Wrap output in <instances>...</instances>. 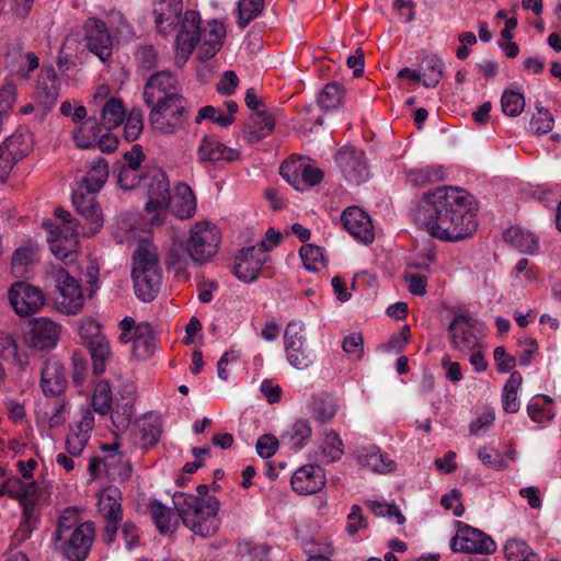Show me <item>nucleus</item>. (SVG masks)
Here are the masks:
<instances>
[{"label":"nucleus","mask_w":561,"mask_h":561,"mask_svg":"<svg viewBox=\"0 0 561 561\" xmlns=\"http://www.w3.org/2000/svg\"><path fill=\"white\" fill-rule=\"evenodd\" d=\"M197 154L203 162L237 161L240 159L239 150L227 147L217 139L209 137L203 138Z\"/></svg>","instance_id":"7c9ffc66"},{"label":"nucleus","mask_w":561,"mask_h":561,"mask_svg":"<svg viewBox=\"0 0 561 561\" xmlns=\"http://www.w3.org/2000/svg\"><path fill=\"white\" fill-rule=\"evenodd\" d=\"M131 278L135 295L145 302L152 301L158 295L162 282L157 248L142 244L133 256Z\"/></svg>","instance_id":"20e7f679"},{"label":"nucleus","mask_w":561,"mask_h":561,"mask_svg":"<svg viewBox=\"0 0 561 561\" xmlns=\"http://www.w3.org/2000/svg\"><path fill=\"white\" fill-rule=\"evenodd\" d=\"M108 173L110 169L105 159L94 161L85 176L80 181V190H84L89 194H96L105 184Z\"/></svg>","instance_id":"c9c22d12"},{"label":"nucleus","mask_w":561,"mask_h":561,"mask_svg":"<svg viewBox=\"0 0 561 561\" xmlns=\"http://www.w3.org/2000/svg\"><path fill=\"white\" fill-rule=\"evenodd\" d=\"M55 215L59 219V224L46 225L47 242L55 257L69 264L77 257L78 224L73 221L68 211L61 208H57Z\"/></svg>","instance_id":"0eeeda50"},{"label":"nucleus","mask_w":561,"mask_h":561,"mask_svg":"<svg viewBox=\"0 0 561 561\" xmlns=\"http://www.w3.org/2000/svg\"><path fill=\"white\" fill-rule=\"evenodd\" d=\"M268 255L256 245L241 249L234 257L233 274L244 283L256 279Z\"/></svg>","instance_id":"4be33fe9"},{"label":"nucleus","mask_w":561,"mask_h":561,"mask_svg":"<svg viewBox=\"0 0 561 561\" xmlns=\"http://www.w3.org/2000/svg\"><path fill=\"white\" fill-rule=\"evenodd\" d=\"M98 506L105 522L106 541L112 543L123 518L119 490L114 486L103 489L99 496Z\"/></svg>","instance_id":"f3484780"},{"label":"nucleus","mask_w":561,"mask_h":561,"mask_svg":"<svg viewBox=\"0 0 561 561\" xmlns=\"http://www.w3.org/2000/svg\"><path fill=\"white\" fill-rule=\"evenodd\" d=\"M504 240L520 253L535 254L539 250L538 237L522 227L513 226L504 232Z\"/></svg>","instance_id":"72a5a7b5"},{"label":"nucleus","mask_w":561,"mask_h":561,"mask_svg":"<svg viewBox=\"0 0 561 561\" xmlns=\"http://www.w3.org/2000/svg\"><path fill=\"white\" fill-rule=\"evenodd\" d=\"M84 35H123L128 32V24L121 11L110 10L104 19L89 18L83 24Z\"/></svg>","instance_id":"b1692460"},{"label":"nucleus","mask_w":561,"mask_h":561,"mask_svg":"<svg viewBox=\"0 0 561 561\" xmlns=\"http://www.w3.org/2000/svg\"><path fill=\"white\" fill-rule=\"evenodd\" d=\"M176 78L168 70L153 73L147 81L144 98L147 105L163 101L171 95H181L178 90Z\"/></svg>","instance_id":"a878e982"},{"label":"nucleus","mask_w":561,"mask_h":561,"mask_svg":"<svg viewBox=\"0 0 561 561\" xmlns=\"http://www.w3.org/2000/svg\"><path fill=\"white\" fill-rule=\"evenodd\" d=\"M264 9V0H239L237 5V23L244 28L256 19Z\"/></svg>","instance_id":"09e8293b"},{"label":"nucleus","mask_w":561,"mask_h":561,"mask_svg":"<svg viewBox=\"0 0 561 561\" xmlns=\"http://www.w3.org/2000/svg\"><path fill=\"white\" fill-rule=\"evenodd\" d=\"M152 13L160 35H201V14L196 10L183 13L182 0H154Z\"/></svg>","instance_id":"39448f33"},{"label":"nucleus","mask_w":561,"mask_h":561,"mask_svg":"<svg viewBox=\"0 0 561 561\" xmlns=\"http://www.w3.org/2000/svg\"><path fill=\"white\" fill-rule=\"evenodd\" d=\"M503 550L507 561H538L537 554L530 546L522 539H508Z\"/></svg>","instance_id":"a18cd8bd"},{"label":"nucleus","mask_w":561,"mask_h":561,"mask_svg":"<svg viewBox=\"0 0 561 561\" xmlns=\"http://www.w3.org/2000/svg\"><path fill=\"white\" fill-rule=\"evenodd\" d=\"M121 334L118 340L123 344L133 343V355L138 359L150 357L154 351V336L151 325L148 322L136 321L125 317L119 321Z\"/></svg>","instance_id":"f8f14e48"},{"label":"nucleus","mask_w":561,"mask_h":561,"mask_svg":"<svg viewBox=\"0 0 561 561\" xmlns=\"http://www.w3.org/2000/svg\"><path fill=\"white\" fill-rule=\"evenodd\" d=\"M283 342L285 356L290 366L302 370L313 364L316 354L308 345L306 325L302 321L291 320L286 324Z\"/></svg>","instance_id":"9d476101"},{"label":"nucleus","mask_w":561,"mask_h":561,"mask_svg":"<svg viewBox=\"0 0 561 561\" xmlns=\"http://www.w3.org/2000/svg\"><path fill=\"white\" fill-rule=\"evenodd\" d=\"M201 37H175L174 42V62L176 67L182 68L188 60L192 51L198 44Z\"/></svg>","instance_id":"680f3d73"},{"label":"nucleus","mask_w":561,"mask_h":561,"mask_svg":"<svg viewBox=\"0 0 561 561\" xmlns=\"http://www.w3.org/2000/svg\"><path fill=\"white\" fill-rule=\"evenodd\" d=\"M335 161L346 181L360 184L369 179L365 152L355 147H342L335 154Z\"/></svg>","instance_id":"a211bd4d"},{"label":"nucleus","mask_w":561,"mask_h":561,"mask_svg":"<svg viewBox=\"0 0 561 561\" xmlns=\"http://www.w3.org/2000/svg\"><path fill=\"white\" fill-rule=\"evenodd\" d=\"M72 204L85 221L82 233L89 237L95 234L103 226V216L94 194H89L79 187L72 193Z\"/></svg>","instance_id":"aec40b11"},{"label":"nucleus","mask_w":561,"mask_h":561,"mask_svg":"<svg viewBox=\"0 0 561 561\" xmlns=\"http://www.w3.org/2000/svg\"><path fill=\"white\" fill-rule=\"evenodd\" d=\"M308 164L309 159L290 158L280 164L279 173L296 190L304 191Z\"/></svg>","instance_id":"f704fd0d"},{"label":"nucleus","mask_w":561,"mask_h":561,"mask_svg":"<svg viewBox=\"0 0 561 561\" xmlns=\"http://www.w3.org/2000/svg\"><path fill=\"white\" fill-rule=\"evenodd\" d=\"M61 333V325L49 318L39 317L28 322L23 330L24 344L36 351L56 347Z\"/></svg>","instance_id":"ddd939ff"},{"label":"nucleus","mask_w":561,"mask_h":561,"mask_svg":"<svg viewBox=\"0 0 561 561\" xmlns=\"http://www.w3.org/2000/svg\"><path fill=\"white\" fill-rule=\"evenodd\" d=\"M523 377L520 373L513 371L506 380L502 390V407L506 413H516L519 410L518 390L522 387Z\"/></svg>","instance_id":"a19ab883"},{"label":"nucleus","mask_w":561,"mask_h":561,"mask_svg":"<svg viewBox=\"0 0 561 561\" xmlns=\"http://www.w3.org/2000/svg\"><path fill=\"white\" fill-rule=\"evenodd\" d=\"M502 110L505 115L518 116L525 107L523 93L514 90H505L501 99Z\"/></svg>","instance_id":"bf43d9fd"},{"label":"nucleus","mask_w":561,"mask_h":561,"mask_svg":"<svg viewBox=\"0 0 561 561\" xmlns=\"http://www.w3.org/2000/svg\"><path fill=\"white\" fill-rule=\"evenodd\" d=\"M137 426V442L142 448L151 447L159 442L162 433V422L158 414L153 412L145 414L138 420Z\"/></svg>","instance_id":"473e14b6"},{"label":"nucleus","mask_w":561,"mask_h":561,"mask_svg":"<svg viewBox=\"0 0 561 561\" xmlns=\"http://www.w3.org/2000/svg\"><path fill=\"white\" fill-rule=\"evenodd\" d=\"M85 47L101 61H106L112 56V37H84Z\"/></svg>","instance_id":"e2e57ef3"},{"label":"nucleus","mask_w":561,"mask_h":561,"mask_svg":"<svg viewBox=\"0 0 561 561\" xmlns=\"http://www.w3.org/2000/svg\"><path fill=\"white\" fill-rule=\"evenodd\" d=\"M93 360V371L101 375L105 370L106 362L111 358L110 342L104 337L88 345Z\"/></svg>","instance_id":"864d4df0"},{"label":"nucleus","mask_w":561,"mask_h":561,"mask_svg":"<svg viewBox=\"0 0 561 561\" xmlns=\"http://www.w3.org/2000/svg\"><path fill=\"white\" fill-rule=\"evenodd\" d=\"M149 106V122L154 131L172 135L183 128L187 107L182 95H171L163 101L152 102Z\"/></svg>","instance_id":"6e6552de"},{"label":"nucleus","mask_w":561,"mask_h":561,"mask_svg":"<svg viewBox=\"0 0 561 561\" xmlns=\"http://www.w3.org/2000/svg\"><path fill=\"white\" fill-rule=\"evenodd\" d=\"M367 505L376 516L388 517L389 519L396 520L399 525H402L405 522L404 516L396 504L379 501H367Z\"/></svg>","instance_id":"0e129e2a"},{"label":"nucleus","mask_w":561,"mask_h":561,"mask_svg":"<svg viewBox=\"0 0 561 561\" xmlns=\"http://www.w3.org/2000/svg\"><path fill=\"white\" fill-rule=\"evenodd\" d=\"M445 179V170L439 164H430L408 171L407 180L414 186H424L440 182Z\"/></svg>","instance_id":"58836bf2"},{"label":"nucleus","mask_w":561,"mask_h":561,"mask_svg":"<svg viewBox=\"0 0 561 561\" xmlns=\"http://www.w3.org/2000/svg\"><path fill=\"white\" fill-rule=\"evenodd\" d=\"M453 551L492 554L496 551L495 541L482 530L461 524L450 541Z\"/></svg>","instance_id":"2eb2a0df"},{"label":"nucleus","mask_w":561,"mask_h":561,"mask_svg":"<svg viewBox=\"0 0 561 561\" xmlns=\"http://www.w3.org/2000/svg\"><path fill=\"white\" fill-rule=\"evenodd\" d=\"M37 462L34 459L18 463L21 478H10L0 484V496L16 499L23 508V515L27 524L32 523L37 501V488L32 479L33 470Z\"/></svg>","instance_id":"423d86ee"},{"label":"nucleus","mask_w":561,"mask_h":561,"mask_svg":"<svg viewBox=\"0 0 561 561\" xmlns=\"http://www.w3.org/2000/svg\"><path fill=\"white\" fill-rule=\"evenodd\" d=\"M344 91L337 82H329L318 95V104L325 111L335 110L342 104Z\"/></svg>","instance_id":"5fc2aeb1"},{"label":"nucleus","mask_w":561,"mask_h":561,"mask_svg":"<svg viewBox=\"0 0 561 561\" xmlns=\"http://www.w3.org/2000/svg\"><path fill=\"white\" fill-rule=\"evenodd\" d=\"M101 450L105 454L104 458H107L108 461L115 462V467L121 465V468L117 471V476L121 479H127L130 476L131 468L125 460L124 455L121 453L119 445L117 443L104 444L101 446Z\"/></svg>","instance_id":"052dcab7"},{"label":"nucleus","mask_w":561,"mask_h":561,"mask_svg":"<svg viewBox=\"0 0 561 561\" xmlns=\"http://www.w3.org/2000/svg\"><path fill=\"white\" fill-rule=\"evenodd\" d=\"M339 410L337 399L333 396H321L317 398L312 407L313 417L322 423L330 422Z\"/></svg>","instance_id":"8fccbe9b"},{"label":"nucleus","mask_w":561,"mask_h":561,"mask_svg":"<svg viewBox=\"0 0 561 561\" xmlns=\"http://www.w3.org/2000/svg\"><path fill=\"white\" fill-rule=\"evenodd\" d=\"M173 504L184 525L195 535L210 537L219 527V501L215 496L201 497L194 494L176 493Z\"/></svg>","instance_id":"f03ea898"},{"label":"nucleus","mask_w":561,"mask_h":561,"mask_svg":"<svg viewBox=\"0 0 561 561\" xmlns=\"http://www.w3.org/2000/svg\"><path fill=\"white\" fill-rule=\"evenodd\" d=\"M219 243L220 231L217 226L203 220L191 227L185 249L194 263L203 265L217 254Z\"/></svg>","instance_id":"1a4fd4ad"},{"label":"nucleus","mask_w":561,"mask_h":561,"mask_svg":"<svg viewBox=\"0 0 561 561\" xmlns=\"http://www.w3.org/2000/svg\"><path fill=\"white\" fill-rule=\"evenodd\" d=\"M553 123H554V119H553L552 115L550 114V112L545 108H539L536 112V114H534V116L529 123V126L534 133H536L538 135H543V134H548L549 131H551V129L553 127Z\"/></svg>","instance_id":"774afa93"},{"label":"nucleus","mask_w":561,"mask_h":561,"mask_svg":"<svg viewBox=\"0 0 561 561\" xmlns=\"http://www.w3.org/2000/svg\"><path fill=\"white\" fill-rule=\"evenodd\" d=\"M419 68L424 87L435 88L443 77L445 65L436 54H426L422 58Z\"/></svg>","instance_id":"4c0bfd02"},{"label":"nucleus","mask_w":561,"mask_h":561,"mask_svg":"<svg viewBox=\"0 0 561 561\" xmlns=\"http://www.w3.org/2000/svg\"><path fill=\"white\" fill-rule=\"evenodd\" d=\"M78 333L88 345L104 337L101 333L100 323L92 318H83L80 320Z\"/></svg>","instance_id":"338daca9"},{"label":"nucleus","mask_w":561,"mask_h":561,"mask_svg":"<svg viewBox=\"0 0 561 561\" xmlns=\"http://www.w3.org/2000/svg\"><path fill=\"white\" fill-rule=\"evenodd\" d=\"M67 414V403L62 400H56L47 404L45 412L38 419L41 422H46L47 426L53 430L65 423Z\"/></svg>","instance_id":"3c124183"},{"label":"nucleus","mask_w":561,"mask_h":561,"mask_svg":"<svg viewBox=\"0 0 561 561\" xmlns=\"http://www.w3.org/2000/svg\"><path fill=\"white\" fill-rule=\"evenodd\" d=\"M479 322L468 316H457L449 324L450 342L461 353H470L480 347L481 340L477 334Z\"/></svg>","instance_id":"6ab92c4d"},{"label":"nucleus","mask_w":561,"mask_h":561,"mask_svg":"<svg viewBox=\"0 0 561 561\" xmlns=\"http://www.w3.org/2000/svg\"><path fill=\"white\" fill-rule=\"evenodd\" d=\"M93 538V524L79 523L77 511L67 508L59 516L55 540L60 543V550L69 561H83L90 551Z\"/></svg>","instance_id":"7ed1b4c3"},{"label":"nucleus","mask_w":561,"mask_h":561,"mask_svg":"<svg viewBox=\"0 0 561 561\" xmlns=\"http://www.w3.org/2000/svg\"><path fill=\"white\" fill-rule=\"evenodd\" d=\"M102 124L107 130H112L124 123L126 108L122 100L117 98L105 99L101 111Z\"/></svg>","instance_id":"79ce46f5"},{"label":"nucleus","mask_w":561,"mask_h":561,"mask_svg":"<svg viewBox=\"0 0 561 561\" xmlns=\"http://www.w3.org/2000/svg\"><path fill=\"white\" fill-rule=\"evenodd\" d=\"M357 459L362 467L376 473L386 474L396 469V461L376 445L360 447L357 450Z\"/></svg>","instance_id":"c756f323"},{"label":"nucleus","mask_w":561,"mask_h":561,"mask_svg":"<svg viewBox=\"0 0 561 561\" xmlns=\"http://www.w3.org/2000/svg\"><path fill=\"white\" fill-rule=\"evenodd\" d=\"M299 255L306 270L318 272L324 267L322 249L313 244H305L299 250Z\"/></svg>","instance_id":"4d7b16f0"},{"label":"nucleus","mask_w":561,"mask_h":561,"mask_svg":"<svg viewBox=\"0 0 561 561\" xmlns=\"http://www.w3.org/2000/svg\"><path fill=\"white\" fill-rule=\"evenodd\" d=\"M471 195L443 186L425 194L415 207V222L438 240L454 242L470 237L478 227Z\"/></svg>","instance_id":"f257e3e1"},{"label":"nucleus","mask_w":561,"mask_h":561,"mask_svg":"<svg viewBox=\"0 0 561 561\" xmlns=\"http://www.w3.org/2000/svg\"><path fill=\"white\" fill-rule=\"evenodd\" d=\"M321 453L327 462L339 460L342 457L344 453L343 442L337 433L329 432L325 434L321 444Z\"/></svg>","instance_id":"6e6d98bb"},{"label":"nucleus","mask_w":561,"mask_h":561,"mask_svg":"<svg viewBox=\"0 0 561 561\" xmlns=\"http://www.w3.org/2000/svg\"><path fill=\"white\" fill-rule=\"evenodd\" d=\"M312 430L309 421L298 420L296 421L289 431H287L284 439L294 451L300 450L306 443L310 439Z\"/></svg>","instance_id":"de8ad7c7"},{"label":"nucleus","mask_w":561,"mask_h":561,"mask_svg":"<svg viewBox=\"0 0 561 561\" xmlns=\"http://www.w3.org/2000/svg\"><path fill=\"white\" fill-rule=\"evenodd\" d=\"M290 484L298 494H314L325 485V474L319 466L305 465L294 472Z\"/></svg>","instance_id":"393cba45"},{"label":"nucleus","mask_w":561,"mask_h":561,"mask_svg":"<svg viewBox=\"0 0 561 561\" xmlns=\"http://www.w3.org/2000/svg\"><path fill=\"white\" fill-rule=\"evenodd\" d=\"M527 412L529 417L539 424L548 423L556 414L553 401L547 396L534 397L527 405Z\"/></svg>","instance_id":"c03bdc74"},{"label":"nucleus","mask_w":561,"mask_h":561,"mask_svg":"<svg viewBox=\"0 0 561 561\" xmlns=\"http://www.w3.org/2000/svg\"><path fill=\"white\" fill-rule=\"evenodd\" d=\"M139 187L145 190L148 195L146 204L147 211L164 209L170 199V183L167 173L158 167L147 170L139 181Z\"/></svg>","instance_id":"4468645a"},{"label":"nucleus","mask_w":561,"mask_h":561,"mask_svg":"<svg viewBox=\"0 0 561 561\" xmlns=\"http://www.w3.org/2000/svg\"><path fill=\"white\" fill-rule=\"evenodd\" d=\"M149 513L157 528L162 535L172 534L178 525V518L173 511L154 500L148 506Z\"/></svg>","instance_id":"ea45409f"},{"label":"nucleus","mask_w":561,"mask_h":561,"mask_svg":"<svg viewBox=\"0 0 561 561\" xmlns=\"http://www.w3.org/2000/svg\"><path fill=\"white\" fill-rule=\"evenodd\" d=\"M30 146L23 135L13 134L0 145V181H4L14 164L28 151Z\"/></svg>","instance_id":"bb28decb"},{"label":"nucleus","mask_w":561,"mask_h":561,"mask_svg":"<svg viewBox=\"0 0 561 561\" xmlns=\"http://www.w3.org/2000/svg\"><path fill=\"white\" fill-rule=\"evenodd\" d=\"M35 99L45 108H51L60 95V82L51 66L41 69L35 85Z\"/></svg>","instance_id":"cd10ccee"},{"label":"nucleus","mask_w":561,"mask_h":561,"mask_svg":"<svg viewBox=\"0 0 561 561\" xmlns=\"http://www.w3.org/2000/svg\"><path fill=\"white\" fill-rule=\"evenodd\" d=\"M94 427L93 412L88 408H81L80 417L70 426L66 436V451L72 456H81L91 437Z\"/></svg>","instance_id":"412c9836"},{"label":"nucleus","mask_w":561,"mask_h":561,"mask_svg":"<svg viewBox=\"0 0 561 561\" xmlns=\"http://www.w3.org/2000/svg\"><path fill=\"white\" fill-rule=\"evenodd\" d=\"M203 119H209L220 127H228L234 122V117L226 114L224 108L211 105L199 108L195 122L199 124Z\"/></svg>","instance_id":"13d9d810"},{"label":"nucleus","mask_w":561,"mask_h":561,"mask_svg":"<svg viewBox=\"0 0 561 561\" xmlns=\"http://www.w3.org/2000/svg\"><path fill=\"white\" fill-rule=\"evenodd\" d=\"M91 403L93 410L101 415L112 412V390L107 381H99L94 388Z\"/></svg>","instance_id":"603ef678"},{"label":"nucleus","mask_w":561,"mask_h":561,"mask_svg":"<svg viewBox=\"0 0 561 561\" xmlns=\"http://www.w3.org/2000/svg\"><path fill=\"white\" fill-rule=\"evenodd\" d=\"M124 136L126 140L134 141L141 134L144 124L142 115L139 110H133L124 119Z\"/></svg>","instance_id":"69168bd1"},{"label":"nucleus","mask_w":561,"mask_h":561,"mask_svg":"<svg viewBox=\"0 0 561 561\" xmlns=\"http://www.w3.org/2000/svg\"><path fill=\"white\" fill-rule=\"evenodd\" d=\"M36 260L33 247L18 248L11 259V272L14 277H24Z\"/></svg>","instance_id":"49530a36"},{"label":"nucleus","mask_w":561,"mask_h":561,"mask_svg":"<svg viewBox=\"0 0 561 561\" xmlns=\"http://www.w3.org/2000/svg\"><path fill=\"white\" fill-rule=\"evenodd\" d=\"M275 126V119L271 113L265 111H255L250 117L247 126V136L251 141H259L272 134Z\"/></svg>","instance_id":"e433bc0d"},{"label":"nucleus","mask_w":561,"mask_h":561,"mask_svg":"<svg viewBox=\"0 0 561 561\" xmlns=\"http://www.w3.org/2000/svg\"><path fill=\"white\" fill-rule=\"evenodd\" d=\"M9 300L19 317H30L45 305V296L39 287L25 282H15L9 289Z\"/></svg>","instance_id":"dca6fc26"},{"label":"nucleus","mask_w":561,"mask_h":561,"mask_svg":"<svg viewBox=\"0 0 561 561\" xmlns=\"http://www.w3.org/2000/svg\"><path fill=\"white\" fill-rule=\"evenodd\" d=\"M344 228L356 240L368 244L374 241L375 232L369 215L358 206H350L341 215Z\"/></svg>","instance_id":"5701e85b"},{"label":"nucleus","mask_w":561,"mask_h":561,"mask_svg":"<svg viewBox=\"0 0 561 561\" xmlns=\"http://www.w3.org/2000/svg\"><path fill=\"white\" fill-rule=\"evenodd\" d=\"M167 207H170L172 214L180 219L191 218L197 208L192 188L185 183H178L173 188V194L170 193Z\"/></svg>","instance_id":"c85d7f7f"},{"label":"nucleus","mask_w":561,"mask_h":561,"mask_svg":"<svg viewBox=\"0 0 561 561\" xmlns=\"http://www.w3.org/2000/svg\"><path fill=\"white\" fill-rule=\"evenodd\" d=\"M48 275L58 291L56 304L60 312L76 314L84 306V296L79 282L65 268L53 266Z\"/></svg>","instance_id":"9b49d317"},{"label":"nucleus","mask_w":561,"mask_h":561,"mask_svg":"<svg viewBox=\"0 0 561 561\" xmlns=\"http://www.w3.org/2000/svg\"><path fill=\"white\" fill-rule=\"evenodd\" d=\"M101 127L96 118L89 117L83 121L73 133V141L81 149H89L96 145Z\"/></svg>","instance_id":"37998d69"},{"label":"nucleus","mask_w":561,"mask_h":561,"mask_svg":"<svg viewBox=\"0 0 561 561\" xmlns=\"http://www.w3.org/2000/svg\"><path fill=\"white\" fill-rule=\"evenodd\" d=\"M66 385L64 367L59 359L51 357L45 362L42 369L41 386L45 394L57 396Z\"/></svg>","instance_id":"2f4dec72"}]
</instances>
